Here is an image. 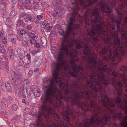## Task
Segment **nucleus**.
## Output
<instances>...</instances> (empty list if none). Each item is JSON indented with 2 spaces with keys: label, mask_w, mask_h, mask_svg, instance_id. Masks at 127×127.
Masks as SVG:
<instances>
[{
  "label": "nucleus",
  "mask_w": 127,
  "mask_h": 127,
  "mask_svg": "<svg viewBox=\"0 0 127 127\" xmlns=\"http://www.w3.org/2000/svg\"><path fill=\"white\" fill-rule=\"evenodd\" d=\"M74 98L75 100H76V99L77 98H80V97L78 95V94H75L74 95Z\"/></svg>",
  "instance_id": "57"
},
{
  "label": "nucleus",
  "mask_w": 127,
  "mask_h": 127,
  "mask_svg": "<svg viewBox=\"0 0 127 127\" xmlns=\"http://www.w3.org/2000/svg\"><path fill=\"white\" fill-rule=\"evenodd\" d=\"M121 76L123 78V80L124 81H125L126 80V79L125 78V75L123 74V75H122L120 74Z\"/></svg>",
  "instance_id": "61"
},
{
  "label": "nucleus",
  "mask_w": 127,
  "mask_h": 127,
  "mask_svg": "<svg viewBox=\"0 0 127 127\" xmlns=\"http://www.w3.org/2000/svg\"><path fill=\"white\" fill-rule=\"evenodd\" d=\"M41 4L42 7L44 8H47L49 6L48 4L45 2H42L41 3Z\"/></svg>",
  "instance_id": "27"
},
{
  "label": "nucleus",
  "mask_w": 127,
  "mask_h": 127,
  "mask_svg": "<svg viewBox=\"0 0 127 127\" xmlns=\"http://www.w3.org/2000/svg\"><path fill=\"white\" fill-rule=\"evenodd\" d=\"M43 26L44 27H46L49 25V24L46 21H44L42 23Z\"/></svg>",
  "instance_id": "37"
},
{
  "label": "nucleus",
  "mask_w": 127,
  "mask_h": 127,
  "mask_svg": "<svg viewBox=\"0 0 127 127\" xmlns=\"http://www.w3.org/2000/svg\"><path fill=\"white\" fill-rule=\"evenodd\" d=\"M2 42L4 43H5L7 42L6 38H3L2 39Z\"/></svg>",
  "instance_id": "51"
},
{
  "label": "nucleus",
  "mask_w": 127,
  "mask_h": 127,
  "mask_svg": "<svg viewBox=\"0 0 127 127\" xmlns=\"http://www.w3.org/2000/svg\"><path fill=\"white\" fill-rule=\"evenodd\" d=\"M100 18V17H98V18L96 17L95 18V19L93 20V22H97V21L98 20V19Z\"/></svg>",
  "instance_id": "47"
},
{
  "label": "nucleus",
  "mask_w": 127,
  "mask_h": 127,
  "mask_svg": "<svg viewBox=\"0 0 127 127\" xmlns=\"http://www.w3.org/2000/svg\"><path fill=\"white\" fill-rule=\"evenodd\" d=\"M24 56L23 55H20L19 56V57L20 58V59L21 60H22L24 58Z\"/></svg>",
  "instance_id": "59"
},
{
  "label": "nucleus",
  "mask_w": 127,
  "mask_h": 127,
  "mask_svg": "<svg viewBox=\"0 0 127 127\" xmlns=\"http://www.w3.org/2000/svg\"><path fill=\"white\" fill-rule=\"evenodd\" d=\"M41 41L42 46L45 48L46 47L47 40L45 37L44 36H42L41 38Z\"/></svg>",
  "instance_id": "18"
},
{
  "label": "nucleus",
  "mask_w": 127,
  "mask_h": 127,
  "mask_svg": "<svg viewBox=\"0 0 127 127\" xmlns=\"http://www.w3.org/2000/svg\"><path fill=\"white\" fill-rule=\"evenodd\" d=\"M77 105L79 107H84L83 109L85 111H87L89 110L88 106H87V103L85 102H79Z\"/></svg>",
  "instance_id": "13"
},
{
  "label": "nucleus",
  "mask_w": 127,
  "mask_h": 127,
  "mask_svg": "<svg viewBox=\"0 0 127 127\" xmlns=\"http://www.w3.org/2000/svg\"><path fill=\"white\" fill-rule=\"evenodd\" d=\"M111 39L114 40L115 43L118 44L120 42V40L118 37V35L117 34H116L112 35Z\"/></svg>",
  "instance_id": "17"
},
{
  "label": "nucleus",
  "mask_w": 127,
  "mask_h": 127,
  "mask_svg": "<svg viewBox=\"0 0 127 127\" xmlns=\"http://www.w3.org/2000/svg\"><path fill=\"white\" fill-rule=\"evenodd\" d=\"M64 54H60L58 57V63L54 64V66L52 67L53 79L51 81L49 87L46 90V97H42L41 98L42 101L44 103L46 102L50 99L52 95L55 92H58L60 94L56 96L57 98L58 99L57 101L56 104L58 107L61 106L62 104V102L59 99L62 98V96L60 94V90L57 88H55L53 85L54 84L55 81L59 82L61 80L58 73L60 68L64 70H66L68 67L67 62L63 61Z\"/></svg>",
  "instance_id": "1"
},
{
  "label": "nucleus",
  "mask_w": 127,
  "mask_h": 127,
  "mask_svg": "<svg viewBox=\"0 0 127 127\" xmlns=\"http://www.w3.org/2000/svg\"><path fill=\"white\" fill-rule=\"evenodd\" d=\"M101 27L102 26L101 25H97L96 27V30L93 29L90 32L89 34L93 36L95 35V34L97 32H101L100 29Z\"/></svg>",
  "instance_id": "12"
},
{
  "label": "nucleus",
  "mask_w": 127,
  "mask_h": 127,
  "mask_svg": "<svg viewBox=\"0 0 127 127\" xmlns=\"http://www.w3.org/2000/svg\"><path fill=\"white\" fill-rule=\"evenodd\" d=\"M110 39H109L107 37H106L104 39V42L105 43H107L109 42Z\"/></svg>",
  "instance_id": "44"
},
{
  "label": "nucleus",
  "mask_w": 127,
  "mask_h": 127,
  "mask_svg": "<svg viewBox=\"0 0 127 127\" xmlns=\"http://www.w3.org/2000/svg\"><path fill=\"white\" fill-rule=\"evenodd\" d=\"M112 74L113 76L115 77H116L117 75V72L115 71L113 72H112Z\"/></svg>",
  "instance_id": "56"
},
{
  "label": "nucleus",
  "mask_w": 127,
  "mask_h": 127,
  "mask_svg": "<svg viewBox=\"0 0 127 127\" xmlns=\"http://www.w3.org/2000/svg\"><path fill=\"white\" fill-rule=\"evenodd\" d=\"M50 114H52L55 117H56L57 118H59V116L55 111L51 108H48L46 110L44 114L45 116H47Z\"/></svg>",
  "instance_id": "8"
},
{
  "label": "nucleus",
  "mask_w": 127,
  "mask_h": 127,
  "mask_svg": "<svg viewBox=\"0 0 127 127\" xmlns=\"http://www.w3.org/2000/svg\"><path fill=\"white\" fill-rule=\"evenodd\" d=\"M107 69V66H104L103 65H101L100 67L98 68L97 69L98 71L100 73L98 75V77L99 78L98 80V82L96 81V80H95V83L96 85H100V84L101 81L100 80V79H99L103 77L104 75L103 72L105 71Z\"/></svg>",
  "instance_id": "5"
},
{
  "label": "nucleus",
  "mask_w": 127,
  "mask_h": 127,
  "mask_svg": "<svg viewBox=\"0 0 127 127\" xmlns=\"http://www.w3.org/2000/svg\"><path fill=\"white\" fill-rule=\"evenodd\" d=\"M8 50L10 54L13 53V50L11 48H9L8 49Z\"/></svg>",
  "instance_id": "50"
},
{
  "label": "nucleus",
  "mask_w": 127,
  "mask_h": 127,
  "mask_svg": "<svg viewBox=\"0 0 127 127\" xmlns=\"http://www.w3.org/2000/svg\"><path fill=\"white\" fill-rule=\"evenodd\" d=\"M122 115L121 113H120L118 115V116L116 115H114L113 116V119L114 120H115L117 119V116L118 118L121 121L122 118Z\"/></svg>",
  "instance_id": "23"
},
{
  "label": "nucleus",
  "mask_w": 127,
  "mask_h": 127,
  "mask_svg": "<svg viewBox=\"0 0 127 127\" xmlns=\"http://www.w3.org/2000/svg\"><path fill=\"white\" fill-rule=\"evenodd\" d=\"M36 36L33 33H32L30 35V37L31 38H33L35 37Z\"/></svg>",
  "instance_id": "41"
},
{
  "label": "nucleus",
  "mask_w": 127,
  "mask_h": 127,
  "mask_svg": "<svg viewBox=\"0 0 127 127\" xmlns=\"http://www.w3.org/2000/svg\"><path fill=\"white\" fill-rule=\"evenodd\" d=\"M31 19L32 18L31 17L27 16L25 18V20L26 22L31 21Z\"/></svg>",
  "instance_id": "31"
},
{
  "label": "nucleus",
  "mask_w": 127,
  "mask_h": 127,
  "mask_svg": "<svg viewBox=\"0 0 127 127\" xmlns=\"http://www.w3.org/2000/svg\"><path fill=\"white\" fill-rule=\"evenodd\" d=\"M27 28L29 30H31L32 28V26L31 25H29L27 26Z\"/></svg>",
  "instance_id": "64"
},
{
  "label": "nucleus",
  "mask_w": 127,
  "mask_h": 127,
  "mask_svg": "<svg viewBox=\"0 0 127 127\" xmlns=\"http://www.w3.org/2000/svg\"><path fill=\"white\" fill-rule=\"evenodd\" d=\"M99 10L98 9H95L93 11L92 15L93 16L97 17L99 15Z\"/></svg>",
  "instance_id": "20"
},
{
  "label": "nucleus",
  "mask_w": 127,
  "mask_h": 127,
  "mask_svg": "<svg viewBox=\"0 0 127 127\" xmlns=\"http://www.w3.org/2000/svg\"><path fill=\"white\" fill-rule=\"evenodd\" d=\"M86 6H88L91 5L92 3L91 1L89 0H87L85 2Z\"/></svg>",
  "instance_id": "30"
},
{
  "label": "nucleus",
  "mask_w": 127,
  "mask_h": 127,
  "mask_svg": "<svg viewBox=\"0 0 127 127\" xmlns=\"http://www.w3.org/2000/svg\"><path fill=\"white\" fill-rule=\"evenodd\" d=\"M14 75L15 76V77L18 79H20L21 78V75L18 73H15L14 74Z\"/></svg>",
  "instance_id": "33"
},
{
  "label": "nucleus",
  "mask_w": 127,
  "mask_h": 127,
  "mask_svg": "<svg viewBox=\"0 0 127 127\" xmlns=\"http://www.w3.org/2000/svg\"><path fill=\"white\" fill-rule=\"evenodd\" d=\"M123 4L120 6L119 9L118 10H117V11L118 12V13L119 14V16L120 17V18L119 19V20H118L117 21V27L118 28V31H119L120 30V25L121 23V21H120L119 20L122 19L124 17V14H123V12H121V13L119 11L120 9H121V10L122 11L123 10L124 8V6H125L124 5L125 3L126 5H127V0H122ZM124 22L125 23H127V16L125 18Z\"/></svg>",
  "instance_id": "3"
},
{
  "label": "nucleus",
  "mask_w": 127,
  "mask_h": 127,
  "mask_svg": "<svg viewBox=\"0 0 127 127\" xmlns=\"http://www.w3.org/2000/svg\"><path fill=\"white\" fill-rule=\"evenodd\" d=\"M59 33L60 34L62 35H63L64 34V31L62 29H60L59 31Z\"/></svg>",
  "instance_id": "46"
},
{
  "label": "nucleus",
  "mask_w": 127,
  "mask_h": 127,
  "mask_svg": "<svg viewBox=\"0 0 127 127\" xmlns=\"http://www.w3.org/2000/svg\"><path fill=\"white\" fill-rule=\"evenodd\" d=\"M94 116H92L91 119L90 120L91 122L90 124H89L88 123L86 122L85 124V126L86 127H90L91 125L93 126V125L95 123L96 121H97V123L98 125L101 124L103 125V123H106L108 125V126H109V125L111 123V119L110 117L108 114H106L104 116L102 119V121H98L97 119V115L96 116L94 115Z\"/></svg>",
  "instance_id": "2"
},
{
  "label": "nucleus",
  "mask_w": 127,
  "mask_h": 127,
  "mask_svg": "<svg viewBox=\"0 0 127 127\" xmlns=\"http://www.w3.org/2000/svg\"><path fill=\"white\" fill-rule=\"evenodd\" d=\"M118 95L119 96L121 95L122 94V92L121 90H119L118 92Z\"/></svg>",
  "instance_id": "60"
},
{
  "label": "nucleus",
  "mask_w": 127,
  "mask_h": 127,
  "mask_svg": "<svg viewBox=\"0 0 127 127\" xmlns=\"http://www.w3.org/2000/svg\"><path fill=\"white\" fill-rule=\"evenodd\" d=\"M35 46L38 48H39L40 47V45L39 43H36L35 45Z\"/></svg>",
  "instance_id": "62"
},
{
  "label": "nucleus",
  "mask_w": 127,
  "mask_h": 127,
  "mask_svg": "<svg viewBox=\"0 0 127 127\" xmlns=\"http://www.w3.org/2000/svg\"><path fill=\"white\" fill-rule=\"evenodd\" d=\"M71 21L69 23V26L67 28V31H66V35L70 36L71 32L73 28H74L76 29H78L79 26V24H75L73 25L72 23L71 22L73 21V18L72 17L70 19Z\"/></svg>",
  "instance_id": "6"
},
{
  "label": "nucleus",
  "mask_w": 127,
  "mask_h": 127,
  "mask_svg": "<svg viewBox=\"0 0 127 127\" xmlns=\"http://www.w3.org/2000/svg\"><path fill=\"white\" fill-rule=\"evenodd\" d=\"M5 86L6 89L8 91L11 92L12 91V89L9 83H5Z\"/></svg>",
  "instance_id": "21"
},
{
  "label": "nucleus",
  "mask_w": 127,
  "mask_h": 127,
  "mask_svg": "<svg viewBox=\"0 0 127 127\" xmlns=\"http://www.w3.org/2000/svg\"><path fill=\"white\" fill-rule=\"evenodd\" d=\"M71 58L72 60L70 61V63L71 65V67L74 70V71L72 72L70 71L69 72V73L71 75L74 76H76L77 75V72L79 71V69H81L82 70L83 69L81 66L78 67L76 66L75 64L74 63V61H76L78 60V58L76 56H72Z\"/></svg>",
  "instance_id": "4"
},
{
  "label": "nucleus",
  "mask_w": 127,
  "mask_h": 127,
  "mask_svg": "<svg viewBox=\"0 0 127 127\" xmlns=\"http://www.w3.org/2000/svg\"><path fill=\"white\" fill-rule=\"evenodd\" d=\"M122 84L120 82H118L117 85L119 87H120L122 85ZM123 86H125L127 85L126 83H124L123 84Z\"/></svg>",
  "instance_id": "34"
},
{
  "label": "nucleus",
  "mask_w": 127,
  "mask_h": 127,
  "mask_svg": "<svg viewBox=\"0 0 127 127\" xmlns=\"http://www.w3.org/2000/svg\"><path fill=\"white\" fill-rule=\"evenodd\" d=\"M30 43L32 44H34L36 43V40L35 39L32 38L30 40Z\"/></svg>",
  "instance_id": "40"
},
{
  "label": "nucleus",
  "mask_w": 127,
  "mask_h": 127,
  "mask_svg": "<svg viewBox=\"0 0 127 127\" xmlns=\"http://www.w3.org/2000/svg\"><path fill=\"white\" fill-rule=\"evenodd\" d=\"M17 108V106L16 105H13L12 106V110L13 111H15L16 110Z\"/></svg>",
  "instance_id": "36"
},
{
  "label": "nucleus",
  "mask_w": 127,
  "mask_h": 127,
  "mask_svg": "<svg viewBox=\"0 0 127 127\" xmlns=\"http://www.w3.org/2000/svg\"><path fill=\"white\" fill-rule=\"evenodd\" d=\"M16 14V12L15 11L12 10L11 11L10 13V16H14Z\"/></svg>",
  "instance_id": "35"
},
{
  "label": "nucleus",
  "mask_w": 127,
  "mask_h": 127,
  "mask_svg": "<svg viewBox=\"0 0 127 127\" xmlns=\"http://www.w3.org/2000/svg\"><path fill=\"white\" fill-rule=\"evenodd\" d=\"M104 99L107 102H106V101H105L103 99H102L101 100V103L102 105H103V106H106L107 104H109L111 106V107H114V104L112 102L110 103L109 98H108L107 96L106 95H105L104 97Z\"/></svg>",
  "instance_id": "11"
},
{
  "label": "nucleus",
  "mask_w": 127,
  "mask_h": 127,
  "mask_svg": "<svg viewBox=\"0 0 127 127\" xmlns=\"http://www.w3.org/2000/svg\"><path fill=\"white\" fill-rule=\"evenodd\" d=\"M12 2L14 4L16 3L18 1L17 0H11Z\"/></svg>",
  "instance_id": "63"
},
{
  "label": "nucleus",
  "mask_w": 127,
  "mask_h": 127,
  "mask_svg": "<svg viewBox=\"0 0 127 127\" xmlns=\"http://www.w3.org/2000/svg\"><path fill=\"white\" fill-rule=\"evenodd\" d=\"M43 16L41 15H39L37 16V18L38 20H40L42 18Z\"/></svg>",
  "instance_id": "58"
},
{
  "label": "nucleus",
  "mask_w": 127,
  "mask_h": 127,
  "mask_svg": "<svg viewBox=\"0 0 127 127\" xmlns=\"http://www.w3.org/2000/svg\"><path fill=\"white\" fill-rule=\"evenodd\" d=\"M90 92L89 91L85 92L83 93V95L86 98H89V95H90Z\"/></svg>",
  "instance_id": "25"
},
{
  "label": "nucleus",
  "mask_w": 127,
  "mask_h": 127,
  "mask_svg": "<svg viewBox=\"0 0 127 127\" xmlns=\"http://www.w3.org/2000/svg\"><path fill=\"white\" fill-rule=\"evenodd\" d=\"M120 70L123 71H126V67L125 66H122L120 68Z\"/></svg>",
  "instance_id": "49"
},
{
  "label": "nucleus",
  "mask_w": 127,
  "mask_h": 127,
  "mask_svg": "<svg viewBox=\"0 0 127 127\" xmlns=\"http://www.w3.org/2000/svg\"><path fill=\"white\" fill-rule=\"evenodd\" d=\"M33 7L34 8H36L37 7L38 5L37 3L36 2L33 3Z\"/></svg>",
  "instance_id": "45"
},
{
  "label": "nucleus",
  "mask_w": 127,
  "mask_h": 127,
  "mask_svg": "<svg viewBox=\"0 0 127 127\" xmlns=\"http://www.w3.org/2000/svg\"><path fill=\"white\" fill-rule=\"evenodd\" d=\"M104 83V84L106 86L109 83V82L108 80H106L105 81Z\"/></svg>",
  "instance_id": "55"
},
{
  "label": "nucleus",
  "mask_w": 127,
  "mask_h": 127,
  "mask_svg": "<svg viewBox=\"0 0 127 127\" xmlns=\"http://www.w3.org/2000/svg\"><path fill=\"white\" fill-rule=\"evenodd\" d=\"M26 32V31L24 30H21L20 32V33L22 35L24 34Z\"/></svg>",
  "instance_id": "42"
},
{
  "label": "nucleus",
  "mask_w": 127,
  "mask_h": 127,
  "mask_svg": "<svg viewBox=\"0 0 127 127\" xmlns=\"http://www.w3.org/2000/svg\"><path fill=\"white\" fill-rule=\"evenodd\" d=\"M107 48L106 47H104L102 49V51L100 53L102 54H106L107 52Z\"/></svg>",
  "instance_id": "24"
},
{
  "label": "nucleus",
  "mask_w": 127,
  "mask_h": 127,
  "mask_svg": "<svg viewBox=\"0 0 127 127\" xmlns=\"http://www.w3.org/2000/svg\"><path fill=\"white\" fill-rule=\"evenodd\" d=\"M90 104L91 107V110L93 111V113L94 114L96 111L97 110L96 103L95 102L92 101L90 102Z\"/></svg>",
  "instance_id": "14"
},
{
  "label": "nucleus",
  "mask_w": 127,
  "mask_h": 127,
  "mask_svg": "<svg viewBox=\"0 0 127 127\" xmlns=\"http://www.w3.org/2000/svg\"><path fill=\"white\" fill-rule=\"evenodd\" d=\"M4 48L3 46L1 45H0V56H2L3 54L2 50Z\"/></svg>",
  "instance_id": "28"
},
{
  "label": "nucleus",
  "mask_w": 127,
  "mask_h": 127,
  "mask_svg": "<svg viewBox=\"0 0 127 127\" xmlns=\"http://www.w3.org/2000/svg\"><path fill=\"white\" fill-rule=\"evenodd\" d=\"M72 110L70 109L68 107H67V109L66 112H64L63 113V115L64 119L68 123L69 122V119L67 115H71L72 114Z\"/></svg>",
  "instance_id": "9"
},
{
  "label": "nucleus",
  "mask_w": 127,
  "mask_h": 127,
  "mask_svg": "<svg viewBox=\"0 0 127 127\" xmlns=\"http://www.w3.org/2000/svg\"><path fill=\"white\" fill-rule=\"evenodd\" d=\"M100 5L101 8L103 11L105 13H109L111 12V10L109 7H107L104 2L100 3L99 4Z\"/></svg>",
  "instance_id": "10"
},
{
  "label": "nucleus",
  "mask_w": 127,
  "mask_h": 127,
  "mask_svg": "<svg viewBox=\"0 0 127 127\" xmlns=\"http://www.w3.org/2000/svg\"><path fill=\"white\" fill-rule=\"evenodd\" d=\"M92 56L91 55L89 56H88L87 58V56L84 58V60H86L87 59L88 61H89V63H88V66H89V67H93L95 65H97V63H96V62L95 61V59L93 58L92 57Z\"/></svg>",
  "instance_id": "7"
},
{
  "label": "nucleus",
  "mask_w": 127,
  "mask_h": 127,
  "mask_svg": "<svg viewBox=\"0 0 127 127\" xmlns=\"http://www.w3.org/2000/svg\"><path fill=\"white\" fill-rule=\"evenodd\" d=\"M91 88L93 90L95 89V88L96 86H95L94 84H92L91 86Z\"/></svg>",
  "instance_id": "52"
},
{
  "label": "nucleus",
  "mask_w": 127,
  "mask_h": 127,
  "mask_svg": "<svg viewBox=\"0 0 127 127\" xmlns=\"http://www.w3.org/2000/svg\"><path fill=\"white\" fill-rule=\"evenodd\" d=\"M89 50L87 47V46H86L85 50L84 51V53L86 54L88 53L89 52Z\"/></svg>",
  "instance_id": "32"
},
{
  "label": "nucleus",
  "mask_w": 127,
  "mask_h": 127,
  "mask_svg": "<svg viewBox=\"0 0 127 127\" xmlns=\"http://www.w3.org/2000/svg\"><path fill=\"white\" fill-rule=\"evenodd\" d=\"M35 64L37 65H39L40 64V63L39 60H37V61L35 62Z\"/></svg>",
  "instance_id": "54"
},
{
  "label": "nucleus",
  "mask_w": 127,
  "mask_h": 127,
  "mask_svg": "<svg viewBox=\"0 0 127 127\" xmlns=\"http://www.w3.org/2000/svg\"><path fill=\"white\" fill-rule=\"evenodd\" d=\"M121 33L122 35L123 36V39L127 40V37L125 38L126 37V35L127 34L126 31L124 30L123 29L121 30Z\"/></svg>",
  "instance_id": "22"
},
{
  "label": "nucleus",
  "mask_w": 127,
  "mask_h": 127,
  "mask_svg": "<svg viewBox=\"0 0 127 127\" xmlns=\"http://www.w3.org/2000/svg\"><path fill=\"white\" fill-rule=\"evenodd\" d=\"M65 83L63 82H61L59 85V86L62 90H64V88H66L68 84L67 81L64 80Z\"/></svg>",
  "instance_id": "16"
},
{
  "label": "nucleus",
  "mask_w": 127,
  "mask_h": 127,
  "mask_svg": "<svg viewBox=\"0 0 127 127\" xmlns=\"http://www.w3.org/2000/svg\"><path fill=\"white\" fill-rule=\"evenodd\" d=\"M26 3L28 4H30L31 3L30 0H25Z\"/></svg>",
  "instance_id": "53"
},
{
  "label": "nucleus",
  "mask_w": 127,
  "mask_h": 127,
  "mask_svg": "<svg viewBox=\"0 0 127 127\" xmlns=\"http://www.w3.org/2000/svg\"><path fill=\"white\" fill-rule=\"evenodd\" d=\"M34 95L36 97H38L40 96V92L38 90L34 92Z\"/></svg>",
  "instance_id": "26"
},
{
  "label": "nucleus",
  "mask_w": 127,
  "mask_h": 127,
  "mask_svg": "<svg viewBox=\"0 0 127 127\" xmlns=\"http://www.w3.org/2000/svg\"><path fill=\"white\" fill-rule=\"evenodd\" d=\"M24 22L22 21L19 20L17 23V25L19 26V25H22L23 24Z\"/></svg>",
  "instance_id": "39"
},
{
  "label": "nucleus",
  "mask_w": 127,
  "mask_h": 127,
  "mask_svg": "<svg viewBox=\"0 0 127 127\" xmlns=\"http://www.w3.org/2000/svg\"><path fill=\"white\" fill-rule=\"evenodd\" d=\"M75 44L76 45V47L77 49H79L81 47V46L79 45V44L78 43L76 42L75 41H72L68 45L69 47H71L72 46L73 44Z\"/></svg>",
  "instance_id": "19"
},
{
  "label": "nucleus",
  "mask_w": 127,
  "mask_h": 127,
  "mask_svg": "<svg viewBox=\"0 0 127 127\" xmlns=\"http://www.w3.org/2000/svg\"><path fill=\"white\" fill-rule=\"evenodd\" d=\"M11 58L13 60H14L16 59V57L13 54H12L10 55Z\"/></svg>",
  "instance_id": "38"
},
{
  "label": "nucleus",
  "mask_w": 127,
  "mask_h": 127,
  "mask_svg": "<svg viewBox=\"0 0 127 127\" xmlns=\"http://www.w3.org/2000/svg\"><path fill=\"white\" fill-rule=\"evenodd\" d=\"M122 48H117L115 49L114 52V53L113 54L112 53H110V58H111V57H112L113 56L114 57H116L118 56V51H121V50H122Z\"/></svg>",
  "instance_id": "15"
},
{
  "label": "nucleus",
  "mask_w": 127,
  "mask_h": 127,
  "mask_svg": "<svg viewBox=\"0 0 127 127\" xmlns=\"http://www.w3.org/2000/svg\"><path fill=\"white\" fill-rule=\"evenodd\" d=\"M95 74L94 73H92L90 74V78L91 79H92V81H94V82H95V80H93V79L95 77Z\"/></svg>",
  "instance_id": "29"
},
{
  "label": "nucleus",
  "mask_w": 127,
  "mask_h": 127,
  "mask_svg": "<svg viewBox=\"0 0 127 127\" xmlns=\"http://www.w3.org/2000/svg\"><path fill=\"white\" fill-rule=\"evenodd\" d=\"M24 64V62L23 61L21 60V61H20L19 63L18 64L20 66H21L23 65Z\"/></svg>",
  "instance_id": "48"
},
{
  "label": "nucleus",
  "mask_w": 127,
  "mask_h": 127,
  "mask_svg": "<svg viewBox=\"0 0 127 127\" xmlns=\"http://www.w3.org/2000/svg\"><path fill=\"white\" fill-rule=\"evenodd\" d=\"M78 0H71V3L73 4L76 5Z\"/></svg>",
  "instance_id": "43"
}]
</instances>
